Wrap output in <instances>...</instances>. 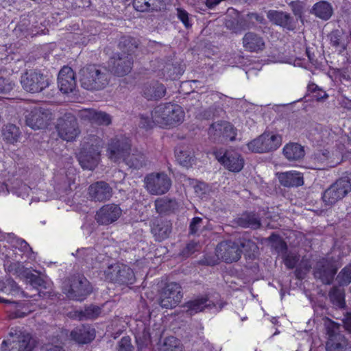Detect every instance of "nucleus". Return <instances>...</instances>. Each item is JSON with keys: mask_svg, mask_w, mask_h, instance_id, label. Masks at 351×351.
<instances>
[{"mask_svg": "<svg viewBox=\"0 0 351 351\" xmlns=\"http://www.w3.org/2000/svg\"><path fill=\"white\" fill-rule=\"evenodd\" d=\"M5 269L10 272L14 271L13 274L31 285L35 289L36 293L29 295L25 291H21L17 283L10 278H7L5 281L0 280V291L12 295L21 293L24 297L29 298L33 301H36L38 300L37 298L41 297V292L38 289V287H43L45 281L39 274H34L29 269L26 268L25 265H8Z\"/></svg>", "mask_w": 351, "mask_h": 351, "instance_id": "nucleus-1", "label": "nucleus"}, {"mask_svg": "<svg viewBox=\"0 0 351 351\" xmlns=\"http://www.w3.org/2000/svg\"><path fill=\"white\" fill-rule=\"evenodd\" d=\"M152 116L157 125L171 127L182 123L184 112L179 105L169 102L156 106L152 111Z\"/></svg>", "mask_w": 351, "mask_h": 351, "instance_id": "nucleus-2", "label": "nucleus"}, {"mask_svg": "<svg viewBox=\"0 0 351 351\" xmlns=\"http://www.w3.org/2000/svg\"><path fill=\"white\" fill-rule=\"evenodd\" d=\"M51 83L50 77L39 69L27 70L21 77L22 88L32 94L42 93L51 85Z\"/></svg>", "mask_w": 351, "mask_h": 351, "instance_id": "nucleus-3", "label": "nucleus"}, {"mask_svg": "<svg viewBox=\"0 0 351 351\" xmlns=\"http://www.w3.org/2000/svg\"><path fill=\"white\" fill-rule=\"evenodd\" d=\"M2 348L8 351H33L34 343L29 333L19 327H12L7 339L3 341Z\"/></svg>", "mask_w": 351, "mask_h": 351, "instance_id": "nucleus-4", "label": "nucleus"}, {"mask_svg": "<svg viewBox=\"0 0 351 351\" xmlns=\"http://www.w3.org/2000/svg\"><path fill=\"white\" fill-rule=\"evenodd\" d=\"M351 191V180L348 177L337 180L322 195V199L326 206H332L343 199Z\"/></svg>", "mask_w": 351, "mask_h": 351, "instance_id": "nucleus-5", "label": "nucleus"}, {"mask_svg": "<svg viewBox=\"0 0 351 351\" xmlns=\"http://www.w3.org/2000/svg\"><path fill=\"white\" fill-rule=\"evenodd\" d=\"M86 278L83 274L72 275L62 285V292L73 300L83 301L88 295Z\"/></svg>", "mask_w": 351, "mask_h": 351, "instance_id": "nucleus-6", "label": "nucleus"}, {"mask_svg": "<svg viewBox=\"0 0 351 351\" xmlns=\"http://www.w3.org/2000/svg\"><path fill=\"white\" fill-rule=\"evenodd\" d=\"M282 143L280 135L265 132L247 144L250 150L256 153H266L276 150Z\"/></svg>", "mask_w": 351, "mask_h": 351, "instance_id": "nucleus-7", "label": "nucleus"}, {"mask_svg": "<svg viewBox=\"0 0 351 351\" xmlns=\"http://www.w3.org/2000/svg\"><path fill=\"white\" fill-rule=\"evenodd\" d=\"M25 123L33 130L46 128L52 120V113L50 110L34 106L26 110L25 112Z\"/></svg>", "mask_w": 351, "mask_h": 351, "instance_id": "nucleus-8", "label": "nucleus"}, {"mask_svg": "<svg viewBox=\"0 0 351 351\" xmlns=\"http://www.w3.org/2000/svg\"><path fill=\"white\" fill-rule=\"evenodd\" d=\"M56 130L60 138L66 141L75 140L80 133L77 119L71 113H66L58 119Z\"/></svg>", "mask_w": 351, "mask_h": 351, "instance_id": "nucleus-9", "label": "nucleus"}, {"mask_svg": "<svg viewBox=\"0 0 351 351\" xmlns=\"http://www.w3.org/2000/svg\"><path fill=\"white\" fill-rule=\"evenodd\" d=\"M183 298L182 288L176 282L166 284L160 295L159 304L165 308H173L178 305Z\"/></svg>", "mask_w": 351, "mask_h": 351, "instance_id": "nucleus-10", "label": "nucleus"}, {"mask_svg": "<svg viewBox=\"0 0 351 351\" xmlns=\"http://www.w3.org/2000/svg\"><path fill=\"white\" fill-rule=\"evenodd\" d=\"M131 141L127 137L120 136L111 139L107 149L108 158L114 162L121 160L124 161V158L127 157L131 150Z\"/></svg>", "mask_w": 351, "mask_h": 351, "instance_id": "nucleus-11", "label": "nucleus"}, {"mask_svg": "<svg viewBox=\"0 0 351 351\" xmlns=\"http://www.w3.org/2000/svg\"><path fill=\"white\" fill-rule=\"evenodd\" d=\"M226 304V303L221 300L216 303L212 302L208 299L206 295H203L186 302L183 307L185 308L186 312L191 316L204 311L205 308L213 311L214 312H219Z\"/></svg>", "mask_w": 351, "mask_h": 351, "instance_id": "nucleus-12", "label": "nucleus"}, {"mask_svg": "<svg viewBox=\"0 0 351 351\" xmlns=\"http://www.w3.org/2000/svg\"><path fill=\"white\" fill-rule=\"evenodd\" d=\"M147 191L153 195H162L167 193L171 186V180L163 173H151L145 178Z\"/></svg>", "mask_w": 351, "mask_h": 351, "instance_id": "nucleus-13", "label": "nucleus"}, {"mask_svg": "<svg viewBox=\"0 0 351 351\" xmlns=\"http://www.w3.org/2000/svg\"><path fill=\"white\" fill-rule=\"evenodd\" d=\"M267 240L278 255L282 257L284 263H297L299 261L300 256L295 252L289 250L286 242L278 234L272 233Z\"/></svg>", "mask_w": 351, "mask_h": 351, "instance_id": "nucleus-14", "label": "nucleus"}, {"mask_svg": "<svg viewBox=\"0 0 351 351\" xmlns=\"http://www.w3.org/2000/svg\"><path fill=\"white\" fill-rule=\"evenodd\" d=\"M215 254L219 261L225 263H232L240 259L241 251L234 242L225 241L217 245Z\"/></svg>", "mask_w": 351, "mask_h": 351, "instance_id": "nucleus-15", "label": "nucleus"}, {"mask_svg": "<svg viewBox=\"0 0 351 351\" xmlns=\"http://www.w3.org/2000/svg\"><path fill=\"white\" fill-rule=\"evenodd\" d=\"M133 64V58L130 54H114L110 60L109 66L111 71L118 76H124L129 73Z\"/></svg>", "mask_w": 351, "mask_h": 351, "instance_id": "nucleus-16", "label": "nucleus"}, {"mask_svg": "<svg viewBox=\"0 0 351 351\" xmlns=\"http://www.w3.org/2000/svg\"><path fill=\"white\" fill-rule=\"evenodd\" d=\"M216 158L219 162L228 170L234 172L240 171L243 167L244 160L238 153L233 151L217 152Z\"/></svg>", "mask_w": 351, "mask_h": 351, "instance_id": "nucleus-17", "label": "nucleus"}, {"mask_svg": "<svg viewBox=\"0 0 351 351\" xmlns=\"http://www.w3.org/2000/svg\"><path fill=\"white\" fill-rule=\"evenodd\" d=\"M121 208L114 204H108L103 206L97 212L95 220L101 225H108L116 221L121 215Z\"/></svg>", "mask_w": 351, "mask_h": 351, "instance_id": "nucleus-18", "label": "nucleus"}, {"mask_svg": "<svg viewBox=\"0 0 351 351\" xmlns=\"http://www.w3.org/2000/svg\"><path fill=\"white\" fill-rule=\"evenodd\" d=\"M267 16L272 23L289 31L294 30L298 23V19H294L290 14L282 11L269 10Z\"/></svg>", "mask_w": 351, "mask_h": 351, "instance_id": "nucleus-19", "label": "nucleus"}, {"mask_svg": "<svg viewBox=\"0 0 351 351\" xmlns=\"http://www.w3.org/2000/svg\"><path fill=\"white\" fill-rule=\"evenodd\" d=\"M58 84L60 90L64 94L72 93L76 88L75 73L69 66H64L58 76Z\"/></svg>", "mask_w": 351, "mask_h": 351, "instance_id": "nucleus-20", "label": "nucleus"}, {"mask_svg": "<svg viewBox=\"0 0 351 351\" xmlns=\"http://www.w3.org/2000/svg\"><path fill=\"white\" fill-rule=\"evenodd\" d=\"M108 82L109 74L105 69H99L95 65L89 68V90H101Z\"/></svg>", "mask_w": 351, "mask_h": 351, "instance_id": "nucleus-21", "label": "nucleus"}, {"mask_svg": "<svg viewBox=\"0 0 351 351\" xmlns=\"http://www.w3.org/2000/svg\"><path fill=\"white\" fill-rule=\"evenodd\" d=\"M104 143L98 136L89 135V170L96 167L101 160V152Z\"/></svg>", "mask_w": 351, "mask_h": 351, "instance_id": "nucleus-22", "label": "nucleus"}, {"mask_svg": "<svg viewBox=\"0 0 351 351\" xmlns=\"http://www.w3.org/2000/svg\"><path fill=\"white\" fill-rule=\"evenodd\" d=\"M112 189L104 182H97L89 186V197L95 202H104L110 199Z\"/></svg>", "mask_w": 351, "mask_h": 351, "instance_id": "nucleus-23", "label": "nucleus"}, {"mask_svg": "<svg viewBox=\"0 0 351 351\" xmlns=\"http://www.w3.org/2000/svg\"><path fill=\"white\" fill-rule=\"evenodd\" d=\"M172 224L170 221L156 218L151 222V232L156 241H161L169 237L171 232Z\"/></svg>", "mask_w": 351, "mask_h": 351, "instance_id": "nucleus-24", "label": "nucleus"}, {"mask_svg": "<svg viewBox=\"0 0 351 351\" xmlns=\"http://www.w3.org/2000/svg\"><path fill=\"white\" fill-rule=\"evenodd\" d=\"M243 46L247 51L259 53L265 49V42L259 34L249 32L243 38Z\"/></svg>", "mask_w": 351, "mask_h": 351, "instance_id": "nucleus-25", "label": "nucleus"}, {"mask_svg": "<svg viewBox=\"0 0 351 351\" xmlns=\"http://www.w3.org/2000/svg\"><path fill=\"white\" fill-rule=\"evenodd\" d=\"M330 44L337 49L339 54L347 49H351V30L348 35H344L339 30H334L329 34Z\"/></svg>", "mask_w": 351, "mask_h": 351, "instance_id": "nucleus-26", "label": "nucleus"}, {"mask_svg": "<svg viewBox=\"0 0 351 351\" xmlns=\"http://www.w3.org/2000/svg\"><path fill=\"white\" fill-rule=\"evenodd\" d=\"M235 223L243 228L257 230L261 227V219L258 213L245 212L235 219Z\"/></svg>", "mask_w": 351, "mask_h": 351, "instance_id": "nucleus-27", "label": "nucleus"}, {"mask_svg": "<svg viewBox=\"0 0 351 351\" xmlns=\"http://www.w3.org/2000/svg\"><path fill=\"white\" fill-rule=\"evenodd\" d=\"M124 162L131 169H141L147 167L149 160L143 151L134 149L124 158Z\"/></svg>", "mask_w": 351, "mask_h": 351, "instance_id": "nucleus-28", "label": "nucleus"}, {"mask_svg": "<svg viewBox=\"0 0 351 351\" xmlns=\"http://www.w3.org/2000/svg\"><path fill=\"white\" fill-rule=\"evenodd\" d=\"M166 93L165 86L158 82L145 84L142 95L148 100H156L163 97Z\"/></svg>", "mask_w": 351, "mask_h": 351, "instance_id": "nucleus-29", "label": "nucleus"}, {"mask_svg": "<svg viewBox=\"0 0 351 351\" xmlns=\"http://www.w3.org/2000/svg\"><path fill=\"white\" fill-rule=\"evenodd\" d=\"M336 273L335 265H318L315 269L314 276L324 284L329 285L332 282Z\"/></svg>", "mask_w": 351, "mask_h": 351, "instance_id": "nucleus-30", "label": "nucleus"}, {"mask_svg": "<svg viewBox=\"0 0 351 351\" xmlns=\"http://www.w3.org/2000/svg\"><path fill=\"white\" fill-rule=\"evenodd\" d=\"M280 183L286 187L299 186L303 184V178L296 171H287L278 174Z\"/></svg>", "mask_w": 351, "mask_h": 351, "instance_id": "nucleus-31", "label": "nucleus"}, {"mask_svg": "<svg viewBox=\"0 0 351 351\" xmlns=\"http://www.w3.org/2000/svg\"><path fill=\"white\" fill-rule=\"evenodd\" d=\"M311 12L323 21H328L333 14V8L329 2L320 1L313 5Z\"/></svg>", "mask_w": 351, "mask_h": 351, "instance_id": "nucleus-32", "label": "nucleus"}, {"mask_svg": "<svg viewBox=\"0 0 351 351\" xmlns=\"http://www.w3.org/2000/svg\"><path fill=\"white\" fill-rule=\"evenodd\" d=\"M112 123V117L106 112L89 108V123L94 125L108 126Z\"/></svg>", "mask_w": 351, "mask_h": 351, "instance_id": "nucleus-33", "label": "nucleus"}, {"mask_svg": "<svg viewBox=\"0 0 351 351\" xmlns=\"http://www.w3.org/2000/svg\"><path fill=\"white\" fill-rule=\"evenodd\" d=\"M283 155L289 161H296L302 159L305 154L304 147L298 143L287 144L282 150Z\"/></svg>", "mask_w": 351, "mask_h": 351, "instance_id": "nucleus-34", "label": "nucleus"}, {"mask_svg": "<svg viewBox=\"0 0 351 351\" xmlns=\"http://www.w3.org/2000/svg\"><path fill=\"white\" fill-rule=\"evenodd\" d=\"M176 158L180 165L188 168L193 165L195 156L192 149L182 147L176 150Z\"/></svg>", "mask_w": 351, "mask_h": 351, "instance_id": "nucleus-35", "label": "nucleus"}, {"mask_svg": "<svg viewBox=\"0 0 351 351\" xmlns=\"http://www.w3.org/2000/svg\"><path fill=\"white\" fill-rule=\"evenodd\" d=\"M155 208L158 213L167 215L174 212L178 207L175 199L158 198L155 201Z\"/></svg>", "mask_w": 351, "mask_h": 351, "instance_id": "nucleus-36", "label": "nucleus"}, {"mask_svg": "<svg viewBox=\"0 0 351 351\" xmlns=\"http://www.w3.org/2000/svg\"><path fill=\"white\" fill-rule=\"evenodd\" d=\"M21 131L19 127L14 124H7L2 130V137L7 143L14 144L19 141Z\"/></svg>", "mask_w": 351, "mask_h": 351, "instance_id": "nucleus-37", "label": "nucleus"}, {"mask_svg": "<svg viewBox=\"0 0 351 351\" xmlns=\"http://www.w3.org/2000/svg\"><path fill=\"white\" fill-rule=\"evenodd\" d=\"M138 44L139 41L138 39L130 36H125L121 37L119 46L123 51V53L126 54L127 53V54L132 56V53L137 49Z\"/></svg>", "mask_w": 351, "mask_h": 351, "instance_id": "nucleus-38", "label": "nucleus"}, {"mask_svg": "<svg viewBox=\"0 0 351 351\" xmlns=\"http://www.w3.org/2000/svg\"><path fill=\"white\" fill-rule=\"evenodd\" d=\"M329 298L335 308H345V293L343 289L338 287H333L329 292Z\"/></svg>", "mask_w": 351, "mask_h": 351, "instance_id": "nucleus-39", "label": "nucleus"}, {"mask_svg": "<svg viewBox=\"0 0 351 351\" xmlns=\"http://www.w3.org/2000/svg\"><path fill=\"white\" fill-rule=\"evenodd\" d=\"M160 0H133L134 9L139 12L157 10Z\"/></svg>", "mask_w": 351, "mask_h": 351, "instance_id": "nucleus-40", "label": "nucleus"}, {"mask_svg": "<svg viewBox=\"0 0 351 351\" xmlns=\"http://www.w3.org/2000/svg\"><path fill=\"white\" fill-rule=\"evenodd\" d=\"M71 339L78 344L88 343V328L82 325L74 328L70 333Z\"/></svg>", "mask_w": 351, "mask_h": 351, "instance_id": "nucleus-41", "label": "nucleus"}, {"mask_svg": "<svg viewBox=\"0 0 351 351\" xmlns=\"http://www.w3.org/2000/svg\"><path fill=\"white\" fill-rule=\"evenodd\" d=\"M346 346L345 339L343 336L328 339L326 343L327 351H343Z\"/></svg>", "mask_w": 351, "mask_h": 351, "instance_id": "nucleus-42", "label": "nucleus"}, {"mask_svg": "<svg viewBox=\"0 0 351 351\" xmlns=\"http://www.w3.org/2000/svg\"><path fill=\"white\" fill-rule=\"evenodd\" d=\"M324 324L326 330V334L328 339L337 337V336H342L339 333L340 325L329 318L324 319Z\"/></svg>", "mask_w": 351, "mask_h": 351, "instance_id": "nucleus-43", "label": "nucleus"}, {"mask_svg": "<svg viewBox=\"0 0 351 351\" xmlns=\"http://www.w3.org/2000/svg\"><path fill=\"white\" fill-rule=\"evenodd\" d=\"M225 121L213 123L208 128V134L214 141H221Z\"/></svg>", "mask_w": 351, "mask_h": 351, "instance_id": "nucleus-44", "label": "nucleus"}, {"mask_svg": "<svg viewBox=\"0 0 351 351\" xmlns=\"http://www.w3.org/2000/svg\"><path fill=\"white\" fill-rule=\"evenodd\" d=\"M162 351H184V350L178 339L170 337L165 339Z\"/></svg>", "mask_w": 351, "mask_h": 351, "instance_id": "nucleus-45", "label": "nucleus"}, {"mask_svg": "<svg viewBox=\"0 0 351 351\" xmlns=\"http://www.w3.org/2000/svg\"><path fill=\"white\" fill-rule=\"evenodd\" d=\"M337 280L339 285H347L351 282V265H347L337 275Z\"/></svg>", "mask_w": 351, "mask_h": 351, "instance_id": "nucleus-46", "label": "nucleus"}, {"mask_svg": "<svg viewBox=\"0 0 351 351\" xmlns=\"http://www.w3.org/2000/svg\"><path fill=\"white\" fill-rule=\"evenodd\" d=\"M28 25L29 23H27L26 21H21L17 25L14 31L16 34H19V36L33 37L34 36L36 35L37 33H34L32 28L28 27Z\"/></svg>", "mask_w": 351, "mask_h": 351, "instance_id": "nucleus-47", "label": "nucleus"}, {"mask_svg": "<svg viewBox=\"0 0 351 351\" xmlns=\"http://www.w3.org/2000/svg\"><path fill=\"white\" fill-rule=\"evenodd\" d=\"M139 126L145 129L152 128L154 125H156V122L154 121L152 116L147 114H141L139 115Z\"/></svg>", "mask_w": 351, "mask_h": 351, "instance_id": "nucleus-48", "label": "nucleus"}, {"mask_svg": "<svg viewBox=\"0 0 351 351\" xmlns=\"http://www.w3.org/2000/svg\"><path fill=\"white\" fill-rule=\"evenodd\" d=\"M236 133L233 126L228 122H224L223 134L221 141H234Z\"/></svg>", "mask_w": 351, "mask_h": 351, "instance_id": "nucleus-49", "label": "nucleus"}, {"mask_svg": "<svg viewBox=\"0 0 351 351\" xmlns=\"http://www.w3.org/2000/svg\"><path fill=\"white\" fill-rule=\"evenodd\" d=\"M14 83L9 78L0 76V93H7L13 89Z\"/></svg>", "mask_w": 351, "mask_h": 351, "instance_id": "nucleus-50", "label": "nucleus"}, {"mask_svg": "<svg viewBox=\"0 0 351 351\" xmlns=\"http://www.w3.org/2000/svg\"><path fill=\"white\" fill-rule=\"evenodd\" d=\"M16 247H19L21 250L24 252H30L31 256H33L32 261L35 260L36 255L34 252L32 251V249L29 246V245L23 239L20 238H16Z\"/></svg>", "mask_w": 351, "mask_h": 351, "instance_id": "nucleus-51", "label": "nucleus"}, {"mask_svg": "<svg viewBox=\"0 0 351 351\" xmlns=\"http://www.w3.org/2000/svg\"><path fill=\"white\" fill-rule=\"evenodd\" d=\"M200 244L198 242L191 241L182 250V255L184 256H189L193 254L195 252L198 251L200 249Z\"/></svg>", "mask_w": 351, "mask_h": 351, "instance_id": "nucleus-52", "label": "nucleus"}, {"mask_svg": "<svg viewBox=\"0 0 351 351\" xmlns=\"http://www.w3.org/2000/svg\"><path fill=\"white\" fill-rule=\"evenodd\" d=\"M77 160L84 169H88V152L82 147L80 152L76 154Z\"/></svg>", "mask_w": 351, "mask_h": 351, "instance_id": "nucleus-53", "label": "nucleus"}, {"mask_svg": "<svg viewBox=\"0 0 351 351\" xmlns=\"http://www.w3.org/2000/svg\"><path fill=\"white\" fill-rule=\"evenodd\" d=\"M177 16L186 28L191 27L192 24L189 19V13L186 10L177 8Z\"/></svg>", "mask_w": 351, "mask_h": 351, "instance_id": "nucleus-54", "label": "nucleus"}, {"mask_svg": "<svg viewBox=\"0 0 351 351\" xmlns=\"http://www.w3.org/2000/svg\"><path fill=\"white\" fill-rule=\"evenodd\" d=\"M133 347L131 343V339L129 337L121 338L118 345L117 351H132Z\"/></svg>", "mask_w": 351, "mask_h": 351, "instance_id": "nucleus-55", "label": "nucleus"}, {"mask_svg": "<svg viewBox=\"0 0 351 351\" xmlns=\"http://www.w3.org/2000/svg\"><path fill=\"white\" fill-rule=\"evenodd\" d=\"M203 219L201 217H196L192 219L189 225V233L195 234L202 225Z\"/></svg>", "mask_w": 351, "mask_h": 351, "instance_id": "nucleus-56", "label": "nucleus"}, {"mask_svg": "<svg viewBox=\"0 0 351 351\" xmlns=\"http://www.w3.org/2000/svg\"><path fill=\"white\" fill-rule=\"evenodd\" d=\"M241 245L246 252H252L253 254L257 252L258 250L257 245L250 239L244 240L242 243H241Z\"/></svg>", "mask_w": 351, "mask_h": 351, "instance_id": "nucleus-57", "label": "nucleus"}, {"mask_svg": "<svg viewBox=\"0 0 351 351\" xmlns=\"http://www.w3.org/2000/svg\"><path fill=\"white\" fill-rule=\"evenodd\" d=\"M70 317L77 319V320H84L88 318V308L84 307V311H74L73 312H70Z\"/></svg>", "mask_w": 351, "mask_h": 351, "instance_id": "nucleus-58", "label": "nucleus"}, {"mask_svg": "<svg viewBox=\"0 0 351 351\" xmlns=\"http://www.w3.org/2000/svg\"><path fill=\"white\" fill-rule=\"evenodd\" d=\"M29 186H28L27 184L24 183H21L18 189H16L14 193L19 196L21 197L22 198H25L28 196L29 191H30Z\"/></svg>", "mask_w": 351, "mask_h": 351, "instance_id": "nucleus-59", "label": "nucleus"}, {"mask_svg": "<svg viewBox=\"0 0 351 351\" xmlns=\"http://www.w3.org/2000/svg\"><path fill=\"white\" fill-rule=\"evenodd\" d=\"M101 313V308L97 306H89V319L96 318Z\"/></svg>", "mask_w": 351, "mask_h": 351, "instance_id": "nucleus-60", "label": "nucleus"}, {"mask_svg": "<svg viewBox=\"0 0 351 351\" xmlns=\"http://www.w3.org/2000/svg\"><path fill=\"white\" fill-rule=\"evenodd\" d=\"M74 256H76L77 257V259L79 261H85V258L86 257L88 254L87 249L86 248H82L78 249L76 251L75 254H72Z\"/></svg>", "mask_w": 351, "mask_h": 351, "instance_id": "nucleus-61", "label": "nucleus"}, {"mask_svg": "<svg viewBox=\"0 0 351 351\" xmlns=\"http://www.w3.org/2000/svg\"><path fill=\"white\" fill-rule=\"evenodd\" d=\"M343 324L345 329L349 332H351V315L350 314H346L343 319Z\"/></svg>", "mask_w": 351, "mask_h": 351, "instance_id": "nucleus-62", "label": "nucleus"}, {"mask_svg": "<svg viewBox=\"0 0 351 351\" xmlns=\"http://www.w3.org/2000/svg\"><path fill=\"white\" fill-rule=\"evenodd\" d=\"M144 337L145 341H142L139 337H136V343L141 348H143L144 346H147L150 343V338L149 335H144Z\"/></svg>", "mask_w": 351, "mask_h": 351, "instance_id": "nucleus-63", "label": "nucleus"}, {"mask_svg": "<svg viewBox=\"0 0 351 351\" xmlns=\"http://www.w3.org/2000/svg\"><path fill=\"white\" fill-rule=\"evenodd\" d=\"M313 97L317 101H322L326 99L328 95L326 93L325 91H324L322 89H320V90L317 91V93H315Z\"/></svg>", "mask_w": 351, "mask_h": 351, "instance_id": "nucleus-64", "label": "nucleus"}]
</instances>
